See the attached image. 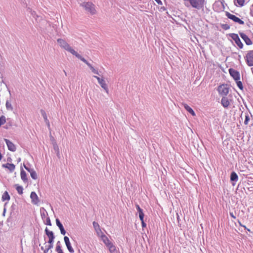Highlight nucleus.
Returning <instances> with one entry per match:
<instances>
[{
	"instance_id": "37",
	"label": "nucleus",
	"mask_w": 253,
	"mask_h": 253,
	"mask_svg": "<svg viewBox=\"0 0 253 253\" xmlns=\"http://www.w3.org/2000/svg\"><path fill=\"white\" fill-rule=\"evenodd\" d=\"M235 81L238 87L241 89H243V86L242 82L240 80H236Z\"/></svg>"
},
{
	"instance_id": "50",
	"label": "nucleus",
	"mask_w": 253,
	"mask_h": 253,
	"mask_svg": "<svg viewBox=\"0 0 253 253\" xmlns=\"http://www.w3.org/2000/svg\"><path fill=\"white\" fill-rule=\"evenodd\" d=\"M64 72L65 73V75H66V72L65 71H64Z\"/></svg>"
},
{
	"instance_id": "30",
	"label": "nucleus",
	"mask_w": 253,
	"mask_h": 253,
	"mask_svg": "<svg viewBox=\"0 0 253 253\" xmlns=\"http://www.w3.org/2000/svg\"><path fill=\"white\" fill-rule=\"evenodd\" d=\"M238 179L237 174L235 172H232L230 175V179L231 181H237Z\"/></svg>"
},
{
	"instance_id": "8",
	"label": "nucleus",
	"mask_w": 253,
	"mask_h": 253,
	"mask_svg": "<svg viewBox=\"0 0 253 253\" xmlns=\"http://www.w3.org/2000/svg\"><path fill=\"white\" fill-rule=\"evenodd\" d=\"M136 209L139 212V217L141 220L142 226L143 228L146 227V224L144 221V214L143 213L142 210L140 208L138 205H136Z\"/></svg>"
},
{
	"instance_id": "3",
	"label": "nucleus",
	"mask_w": 253,
	"mask_h": 253,
	"mask_svg": "<svg viewBox=\"0 0 253 253\" xmlns=\"http://www.w3.org/2000/svg\"><path fill=\"white\" fill-rule=\"evenodd\" d=\"M82 6L85 8L87 12L92 15L95 14L96 12L94 5L91 2H84Z\"/></svg>"
},
{
	"instance_id": "4",
	"label": "nucleus",
	"mask_w": 253,
	"mask_h": 253,
	"mask_svg": "<svg viewBox=\"0 0 253 253\" xmlns=\"http://www.w3.org/2000/svg\"><path fill=\"white\" fill-rule=\"evenodd\" d=\"M226 16L230 19L233 20L234 22L237 23L240 25H244V22L240 19L239 17H237L235 15L231 14L228 12H226Z\"/></svg>"
},
{
	"instance_id": "25",
	"label": "nucleus",
	"mask_w": 253,
	"mask_h": 253,
	"mask_svg": "<svg viewBox=\"0 0 253 253\" xmlns=\"http://www.w3.org/2000/svg\"><path fill=\"white\" fill-rule=\"evenodd\" d=\"M246 0H234V2L236 6L242 7L244 5Z\"/></svg>"
},
{
	"instance_id": "49",
	"label": "nucleus",
	"mask_w": 253,
	"mask_h": 253,
	"mask_svg": "<svg viewBox=\"0 0 253 253\" xmlns=\"http://www.w3.org/2000/svg\"><path fill=\"white\" fill-rule=\"evenodd\" d=\"M57 155L58 156H59V152H58H58H57Z\"/></svg>"
},
{
	"instance_id": "13",
	"label": "nucleus",
	"mask_w": 253,
	"mask_h": 253,
	"mask_svg": "<svg viewBox=\"0 0 253 253\" xmlns=\"http://www.w3.org/2000/svg\"><path fill=\"white\" fill-rule=\"evenodd\" d=\"M93 227L97 233V236L99 237L104 234L98 223L94 221L93 222Z\"/></svg>"
},
{
	"instance_id": "6",
	"label": "nucleus",
	"mask_w": 253,
	"mask_h": 253,
	"mask_svg": "<svg viewBox=\"0 0 253 253\" xmlns=\"http://www.w3.org/2000/svg\"><path fill=\"white\" fill-rule=\"evenodd\" d=\"M246 61L249 66H253V50L248 52L246 57Z\"/></svg>"
},
{
	"instance_id": "7",
	"label": "nucleus",
	"mask_w": 253,
	"mask_h": 253,
	"mask_svg": "<svg viewBox=\"0 0 253 253\" xmlns=\"http://www.w3.org/2000/svg\"><path fill=\"white\" fill-rule=\"evenodd\" d=\"M231 37L234 41L237 46L241 49L243 48L244 45L241 41L238 35L236 34H232Z\"/></svg>"
},
{
	"instance_id": "24",
	"label": "nucleus",
	"mask_w": 253,
	"mask_h": 253,
	"mask_svg": "<svg viewBox=\"0 0 253 253\" xmlns=\"http://www.w3.org/2000/svg\"><path fill=\"white\" fill-rule=\"evenodd\" d=\"M2 167L8 169L10 171H13L15 169V165L13 164L7 163L3 164Z\"/></svg>"
},
{
	"instance_id": "10",
	"label": "nucleus",
	"mask_w": 253,
	"mask_h": 253,
	"mask_svg": "<svg viewBox=\"0 0 253 253\" xmlns=\"http://www.w3.org/2000/svg\"><path fill=\"white\" fill-rule=\"evenodd\" d=\"M239 34L241 38L244 40L247 45H251L253 44L251 40L246 34L244 33H240Z\"/></svg>"
},
{
	"instance_id": "2",
	"label": "nucleus",
	"mask_w": 253,
	"mask_h": 253,
	"mask_svg": "<svg viewBox=\"0 0 253 253\" xmlns=\"http://www.w3.org/2000/svg\"><path fill=\"white\" fill-rule=\"evenodd\" d=\"M104 244L108 248L110 253L116 252V248L113 244L109 240L108 238L104 234L99 237Z\"/></svg>"
},
{
	"instance_id": "9",
	"label": "nucleus",
	"mask_w": 253,
	"mask_h": 253,
	"mask_svg": "<svg viewBox=\"0 0 253 253\" xmlns=\"http://www.w3.org/2000/svg\"><path fill=\"white\" fill-rule=\"evenodd\" d=\"M229 72L230 75L232 77H233L235 81L240 80V74L239 72L237 71L234 70V69L230 68L229 69Z\"/></svg>"
},
{
	"instance_id": "35",
	"label": "nucleus",
	"mask_w": 253,
	"mask_h": 253,
	"mask_svg": "<svg viewBox=\"0 0 253 253\" xmlns=\"http://www.w3.org/2000/svg\"><path fill=\"white\" fill-rule=\"evenodd\" d=\"M43 222H44V224L46 225H47L49 226L51 225V223L50 219V218L49 216L48 217H46V218H45L44 219V221H43Z\"/></svg>"
},
{
	"instance_id": "40",
	"label": "nucleus",
	"mask_w": 253,
	"mask_h": 253,
	"mask_svg": "<svg viewBox=\"0 0 253 253\" xmlns=\"http://www.w3.org/2000/svg\"><path fill=\"white\" fill-rule=\"evenodd\" d=\"M47 243L50 245H53L54 240L48 239Z\"/></svg>"
},
{
	"instance_id": "18",
	"label": "nucleus",
	"mask_w": 253,
	"mask_h": 253,
	"mask_svg": "<svg viewBox=\"0 0 253 253\" xmlns=\"http://www.w3.org/2000/svg\"><path fill=\"white\" fill-rule=\"evenodd\" d=\"M230 101L227 97H223L221 100V103L224 108H227L230 104Z\"/></svg>"
},
{
	"instance_id": "1",
	"label": "nucleus",
	"mask_w": 253,
	"mask_h": 253,
	"mask_svg": "<svg viewBox=\"0 0 253 253\" xmlns=\"http://www.w3.org/2000/svg\"><path fill=\"white\" fill-rule=\"evenodd\" d=\"M185 5L191 6L194 8L200 9L203 8L205 4V0H183Z\"/></svg>"
},
{
	"instance_id": "42",
	"label": "nucleus",
	"mask_w": 253,
	"mask_h": 253,
	"mask_svg": "<svg viewBox=\"0 0 253 253\" xmlns=\"http://www.w3.org/2000/svg\"><path fill=\"white\" fill-rule=\"evenodd\" d=\"M239 224L240 226L243 227L245 229H246L247 227L246 226L243 225L240 221H238Z\"/></svg>"
},
{
	"instance_id": "11",
	"label": "nucleus",
	"mask_w": 253,
	"mask_h": 253,
	"mask_svg": "<svg viewBox=\"0 0 253 253\" xmlns=\"http://www.w3.org/2000/svg\"><path fill=\"white\" fill-rule=\"evenodd\" d=\"M57 42L62 48H64L66 50H67L70 46V45L65 40L62 39H58L57 40Z\"/></svg>"
},
{
	"instance_id": "41",
	"label": "nucleus",
	"mask_w": 253,
	"mask_h": 253,
	"mask_svg": "<svg viewBox=\"0 0 253 253\" xmlns=\"http://www.w3.org/2000/svg\"><path fill=\"white\" fill-rule=\"evenodd\" d=\"M156 1V2L160 4V5H162V2L161 1V0H155Z\"/></svg>"
},
{
	"instance_id": "28",
	"label": "nucleus",
	"mask_w": 253,
	"mask_h": 253,
	"mask_svg": "<svg viewBox=\"0 0 253 253\" xmlns=\"http://www.w3.org/2000/svg\"><path fill=\"white\" fill-rule=\"evenodd\" d=\"M2 200L3 201H6V200H10V196L9 195L8 192L7 191H5L4 193L3 194L2 196Z\"/></svg>"
},
{
	"instance_id": "36",
	"label": "nucleus",
	"mask_w": 253,
	"mask_h": 253,
	"mask_svg": "<svg viewBox=\"0 0 253 253\" xmlns=\"http://www.w3.org/2000/svg\"><path fill=\"white\" fill-rule=\"evenodd\" d=\"M250 120V118L248 114H246L245 115V119L244 122V124L245 125H248Z\"/></svg>"
},
{
	"instance_id": "27",
	"label": "nucleus",
	"mask_w": 253,
	"mask_h": 253,
	"mask_svg": "<svg viewBox=\"0 0 253 253\" xmlns=\"http://www.w3.org/2000/svg\"><path fill=\"white\" fill-rule=\"evenodd\" d=\"M80 59L82 60L83 62H84L85 63H86L90 67V68L94 73L96 74H98V71L96 70L89 63H88L85 59H84V58H82L81 57Z\"/></svg>"
},
{
	"instance_id": "29",
	"label": "nucleus",
	"mask_w": 253,
	"mask_h": 253,
	"mask_svg": "<svg viewBox=\"0 0 253 253\" xmlns=\"http://www.w3.org/2000/svg\"><path fill=\"white\" fill-rule=\"evenodd\" d=\"M72 53L73 55H75L77 57H79V55L77 53V51H76L71 46H70V47L67 50Z\"/></svg>"
},
{
	"instance_id": "32",
	"label": "nucleus",
	"mask_w": 253,
	"mask_h": 253,
	"mask_svg": "<svg viewBox=\"0 0 253 253\" xmlns=\"http://www.w3.org/2000/svg\"><path fill=\"white\" fill-rule=\"evenodd\" d=\"M15 186L16 187L17 192L20 195L22 194L23 193V187L21 186H19L17 184H16Z\"/></svg>"
},
{
	"instance_id": "38",
	"label": "nucleus",
	"mask_w": 253,
	"mask_h": 253,
	"mask_svg": "<svg viewBox=\"0 0 253 253\" xmlns=\"http://www.w3.org/2000/svg\"><path fill=\"white\" fill-rule=\"evenodd\" d=\"M56 251L58 253H63L62 250L61 249V246L58 245L56 247Z\"/></svg>"
},
{
	"instance_id": "48",
	"label": "nucleus",
	"mask_w": 253,
	"mask_h": 253,
	"mask_svg": "<svg viewBox=\"0 0 253 253\" xmlns=\"http://www.w3.org/2000/svg\"><path fill=\"white\" fill-rule=\"evenodd\" d=\"M246 229H247L249 232H251V230L250 229H248L247 228Z\"/></svg>"
},
{
	"instance_id": "21",
	"label": "nucleus",
	"mask_w": 253,
	"mask_h": 253,
	"mask_svg": "<svg viewBox=\"0 0 253 253\" xmlns=\"http://www.w3.org/2000/svg\"><path fill=\"white\" fill-rule=\"evenodd\" d=\"M182 105L184 107V108L189 113H190L193 116H195L196 115L195 112L193 111V110L187 104L185 103H183Z\"/></svg>"
},
{
	"instance_id": "20",
	"label": "nucleus",
	"mask_w": 253,
	"mask_h": 253,
	"mask_svg": "<svg viewBox=\"0 0 253 253\" xmlns=\"http://www.w3.org/2000/svg\"><path fill=\"white\" fill-rule=\"evenodd\" d=\"M40 211H41V217H42V219L43 220V221H44V219L45 218H46V217H48V213H47V211L43 208H41Z\"/></svg>"
},
{
	"instance_id": "16",
	"label": "nucleus",
	"mask_w": 253,
	"mask_h": 253,
	"mask_svg": "<svg viewBox=\"0 0 253 253\" xmlns=\"http://www.w3.org/2000/svg\"><path fill=\"white\" fill-rule=\"evenodd\" d=\"M94 78H95L97 80L99 84H100L101 87L103 88H104L105 90L107 91V90H108L107 85H106V84L105 83V81L104 80V79H101L97 76H94Z\"/></svg>"
},
{
	"instance_id": "34",
	"label": "nucleus",
	"mask_w": 253,
	"mask_h": 253,
	"mask_svg": "<svg viewBox=\"0 0 253 253\" xmlns=\"http://www.w3.org/2000/svg\"><path fill=\"white\" fill-rule=\"evenodd\" d=\"M5 122H6V118H5V116H4L3 115L0 116V126L1 125L5 124Z\"/></svg>"
},
{
	"instance_id": "26",
	"label": "nucleus",
	"mask_w": 253,
	"mask_h": 253,
	"mask_svg": "<svg viewBox=\"0 0 253 253\" xmlns=\"http://www.w3.org/2000/svg\"><path fill=\"white\" fill-rule=\"evenodd\" d=\"M21 178L24 182H27L28 179L27 178V174L26 172L23 169H21L20 172Z\"/></svg>"
},
{
	"instance_id": "17",
	"label": "nucleus",
	"mask_w": 253,
	"mask_h": 253,
	"mask_svg": "<svg viewBox=\"0 0 253 253\" xmlns=\"http://www.w3.org/2000/svg\"><path fill=\"white\" fill-rule=\"evenodd\" d=\"M56 223L57 226L58 227L60 230L61 234L64 235L66 234V231L65 230L62 224L58 218L56 219Z\"/></svg>"
},
{
	"instance_id": "19",
	"label": "nucleus",
	"mask_w": 253,
	"mask_h": 253,
	"mask_svg": "<svg viewBox=\"0 0 253 253\" xmlns=\"http://www.w3.org/2000/svg\"><path fill=\"white\" fill-rule=\"evenodd\" d=\"M45 232L46 235L48 237V239L50 240H54L55 239V236L54 235V233L52 231H49L47 227L45 229Z\"/></svg>"
},
{
	"instance_id": "22",
	"label": "nucleus",
	"mask_w": 253,
	"mask_h": 253,
	"mask_svg": "<svg viewBox=\"0 0 253 253\" xmlns=\"http://www.w3.org/2000/svg\"><path fill=\"white\" fill-rule=\"evenodd\" d=\"M41 113L42 116L43 117L44 122H45L46 124L47 125L48 127H49V126H50L49 122L48 120L47 119V117L45 112L42 109V110H41Z\"/></svg>"
},
{
	"instance_id": "12",
	"label": "nucleus",
	"mask_w": 253,
	"mask_h": 253,
	"mask_svg": "<svg viewBox=\"0 0 253 253\" xmlns=\"http://www.w3.org/2000/svg\"><path fill=\"white\" fill-rule=\"evenodd\" d=\"M4 141L5 142L8 147V149L9 151L12 152H15L16 151V146L11 141L7 139H4Z\"/></svg>"
},
{
	"instance_id": "33",
	"label": "nucleus",
	"mask_w": 253,
	"mask_h": 253,
	"mask_svg": "<svg viewBox=\"0 0 253 253\" xmlns=\"http://www.w3.org/2000/svg\"><path fill=\"white\" fill-rule=\"evenodd\" d=\"M5 106L7 110H13V107L12 106L11 104L8 100H7L6 102Z\"/></svg>"
},
{
	"instance_id": "43",
	"label": "nucleus",
	"mask_w": 253,
	"mask_h": 253,
	"mask_svg": "<svg viewBox=\"0 0 253 253\" xmlns=\"http://www.w3.org/2000/svg\"><path fill=\"white\" fill-rule=\"evenodd\" d=\"M230 216L233 218L234 219H235L236 218V216L234 215V214L232 213V212H230Z\"/></svg>"
},
{
	"instance_id": "47",
	"label": "nucleus",
	"mask_w": 253,
	"mask_h": 253,
	"mask_svg": "<svg viewBox=\"0 0 253 253\" xmlns=\"http://www.w3.org/2000/svg\"><path fill=\"white\" fill-rule=\"evenodd\" d=\"M251 71H252V72L253 74V67L251 68Z\"/></svg>"
},
{
	"instance_id": "14",
	"label": "nucleus",
	"mask_w": 253,
	"mask_h": 253,
	"mask_svg": "<svg viewBox=\"0 0 253 253\" xmlns=\"http://www.w3.org/2000/svg\"><path fill=\"white\" fill-rule=\"evenodd\" d=\"M64 240L68 251L71 253H74V250L71 246L69 238L67 236H65L64 237Z\"/></svg>"
},
{
	"instance_id": "23",
	"label": "nucleus",
	"mask_w": 253,
	"mask_h": 253,
	"mask_svg": "<svg viewBox=\"0 0 253 253\" xmlns=\"http://www.w3.org/2000/svg\"><path fill=\"white\" fill-rule=\"evenodd\" d=\"M44 244L45 245V249L43 247H41V250L43 251L44 253H47L48 251L53 248V245L49 244L46 245V242L44 243Z\"/></svg>"
},
{
	"instance_id": "15",
	"label": "nucleus",
	"mask_w": 253,
	"mask_h": 253,
	"mask_svg": "<svg viewBox=\"0 0 253 253\" xmlns=\"http://www.w3.org/2000/svg\"><path fill=\"white\" fill-rule=\"evenodd\" d=\"M30 197L32 200V202L34 205H37L39 203V199L35 192H32L30 195Z\"/></svg>"
},
{
	"instance_id": "46",
	"label": "nucleus",
	"mask_w": 253,
	"mask_h": 253,
	"mask_svg": "<svg viewBox=\"0 0 253 253\" xmlns=\"http://www.w3.org/2000/svg\"><path fill=\"white\" fill-rule=\"evenodd\" d=\"M251 12L252 11V10H253V3L252 4V6H251Z\"/></svg>"
},
{
	"instance_id": "44",
	"label": "nucleus",
	"mask_w": 253,
	"mask_h": 253,
	"mask_svg": "<svg viewBox=\"0 0 253 253\" xmlns=\"http://www.w3.org/2000/svg\"><path fill=\"white\" fill-rule=\"evenodd\" d=\"M58 245H60V241H58V242H57L56 246H58Z\"/></svg>"
},
{
	"instance_id": "5",
	"label": "nucleus",
	"mask_w": 253,
	"mask_h": 253,
	"mask_svg": "<svg viewBox=\"0 0 253 253\" xmlns=\"http://www.w3.org/2000/svg\"><path fill=\"white\" fill-rule=\"evenodd\" d=\"M218 91L220 95H226L228 92L229 88L226 84H221L218 87Z\"/></svg>"
},
{
	"instance_id": "31",
	"label": "nucleus",
	"mask_w": 253,
	"mask_h": 253,
	"mask_svg": "<svg viewBox=\"0 0 253 253\" xmlns=\"http://www.w3.org/2000/svg\"><path fill=\"white\" fill-rule=\"evenodd\" d=\"M30 173L31 176L33 179H37V178H38L37 174L34 169L31 170Z\"/></svg>"
},
{
	"instance_id": "39",
	"label": "nucleus",
	"mask_w": 253,
	"mask_h": 253,
	"mask_svg": "<svg viewBox=\"0 0 253 253\" xmlns=\"http://www.w3.org/2000/svg\"><path fill=\"white\" fill-rule=\"evenodd\" d=\"M24 167L25 168V169L27 170L29 172H30L31 170H33L34 169H30L29 168H28V167H27L26 165H24Z\"/></svg>"
},
{
	"instance_id": "45",
	"label": "nucleus",
	"mask_w": 253,
	"mask_h": 253,
	"mask_svg": "<svg viewBox=\"0 0 253 253\" xmlns=\"http://www.w3.org/2000/svg\"><path fill=\"white\" fill-rule=\"evenodd\" d=\"M5 211H6V210H5V209L4 208V210H3V215H4L5 212Z\"/></svg>"
}]
</instances>
